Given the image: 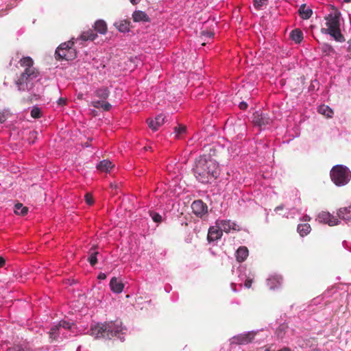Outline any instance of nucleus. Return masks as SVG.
Here are the masks:
<instances>
[{
	"mask_svg": "<svg viewBox=\"0 0 351 351\" xmlns=\"http://www.w3.org/2000/svg\"><path fill=\"white\" fill-rule=\"evenodd\" d=\"M114 167V165L109 160H103L97 166V169L99 172L106 173H110Z\"/></svg>",
	"mask_w": 351,
	"mask_h": 351,
	"instance_id": "nucleus-16",
	"label": "nucleus"
},
{
	"mask_svg": "<svg viewBox=\"0 0 351 351\" xmlns=\"http://www.w3.org/2000/svg\"><path fill=\"white\" fill-rule=\"evenodd\" d=\"M350 207L341 208L339 210L338 216L340 219H342L346 221H349L350 219Z\"/></svg>",
	"mask_w": 351,
	"mask_h": 351,
	"instance_id": "nucleus-23",
	"label": "nucleus"
},
{
	"mask_svg": "<svg viewBox=\"0 0 351 351\" xmlns=\"http://www.w3.org/2000/svg\"><path fill=\"white\" fill-rule=\"evenodd\" d=\"M239 107L241 110H245L247 107V104L245 101L240 102Z\"/></svg>",
	"mask_w": 351,
	"mask_h": 351,
	"instance_id": "nucleus-43",
	"label": "nucleus"
},
{
	"mask_svg": "<svg viewBox=\"0 0 351 351\" xmlns=\"http://www.w3.org/2000/svg\"><path fill=\"white\" fill-rule=\"evenodd\" d=\"M114 25L121 32H126L129 30V23L126 21H120L114 23Z\"/></svg>",
	"mask_w": 351,
	"mask_h": 351,
	"instance_id": "nucleus-26",
	"label": "nucleus"
},
{
	"mask_svg": "<svg viewBox=\"0 0 351 351\" xmlns=\"http://www.w3.org/2000/svg\"><path fill=\"white\" fill-rule=\"evenodd\" d=\"M89 257L88 258V261L90 263L91 266H94L97 263V255L99 254L97 251L95 250V247H92L89 250Z\"/></svg>",
	"mask_w": 351,
	"mask_h": 351,
	"instance_id": "nucleus-22",
	"label": "nucleus"
},
{
	"mask_svg": "<svg viewBox=\"0 0 351 351\" xmlns=\"http://www.w3.org/2000/svg\"><path fill=\"white\" fill-rule=\"evenodd\" d=\"M299 13L302 19H308L311 16L313 12L310 8H306L305 5H302L299 9Z\"/></svg>",
	"mask_w": 351,
	"mask_h": 351,
	"instance_id": "nucleus-25",
	"label": "nucleus"
},
{
	"mask_svg": "<svg viewBox=\"0 0 351 351\" xmlns=\"http://www.w3.org/2000/svg\"><path fill=\"white\" fill-rule=\"evenodd\" d=\"M252 279L250 278H247L245 282H244V286L247 288V289H250L251 287H252Z\"/></svg>",
	"mask_w": 351,
	"mask_h": 351,
	"instance_id": "nucleus-38",
	"label": "nucleus"
},
{
	"mask_svg": "<svg viewBox=\"0 0 351 351\" xmlns=\"http://www.w3.org/2000/svg\"><path fill=\"white\" fill-rule=\"evenodd\" d=\"M5 260L3 257L0 256V267H2L5 265Z\"/></svg>",
	"mask_w": 351,
	"mask_h": 351,
	"instance_id": "nucleus-45",
	"label": "nucleus"
},
{
	"mask_svg": "<svg viewBox=\"0 0 351 351\" xmlns=\"http://www.w3.org/2000/svg\"><path fill=\"white\" fill-rule=\"evenodd\" d=\"M265 351H271L269 348L265 349Z\"/></svg>",
	"mask_w": 351,
	"mask_h": 351,
	"instance_id": "nucleus-57",
	"label": "nucleus"
},
{
	"mask_svg": "<svg viewBox=\"0 0 351 351\" xmlns=\"http://www.w3.org/2000/svg\"><path fill=\"white\" fill-rule=\"evenodd\" d=\"M150 215L154 221H155L156 223L161 222L162 217L160 214L155 213V212H152V213H150Z\"/></svg>",
	"mask_w": 351,
	"mask_h": 351,
	"instance_id": "nucleus-33",
	"label": "nucleus"
},
{
	"mask_svg": "<svg viewBox=\"0 0 351 351\" xmlns=\"http://www.w3.org/2000/svg\"><path fill=\"white\" fill-rule=\"evenodd\" d=\"M193 213L198 217H202L208 213V206L202 200H195L191 204Z\"/></svg>",
	"mask_w": 351,
	"mask_h": 351,
	"instance_id": "nucleus-8",
	"label": "nucleus"
},
{
	"mask_svg": "<svg viewBox=\"0 0 351 351\" xmlns=\"http://www.w3.org/2000/svg\"><path fill=\"white\" fill-rule=\"evenodd\" d=\"M297 230L301 237H304L311 232V228L308 223H300L298 224Z\"/></svg>",
	"mask_w": 351,
	"mask_h": 351,
	"instance_id": "nucleus-21",
	"label": "nucleus"
},
{
	"mask_svg": "<svg viewBox=\"0 0 351 351\" xmlns=\"http://www.w3.org/2000/svg\"><path fill=\"white\" fill-rule=\"evenodd\" d=\"M60 50H61V53H67L69 56H74V57L75 56V53H73V52H68L65 49H60Z\"/></svg>",
	"mask_w": 351,
	"mask_h": 351,
	"instance_id": "nucleus-47",
	"label": "nucleus"
},
{
	"mask_svg": "<svg viewBox=\"0 0 351 351\" xmlns=\"http://www.w3.org/2000/svg\"><path fill=\"white\" fill-rule=\"evenodd\" d=\"M278 351H281V350H278Z\"/></svg>",
	"mask_w": 351,
	"mask_h": 351,
	"instance_id": "nucleus-62",
	"label": "nucleus"
},
{
	"mask_svg": "<svg viewBox=\"0 0 351 351\" xmlns=\"http://www.w3.org/2000/svg\"><path fill=\"white\" fill-rule=\"evenodd\" d=\"M165 117L163 114H158L154 120L147 119V123L149 128L154 130H158V128L161 126L165 122Z\"/></svg>",
	"mask_w": 351,
	"mask_h": 351,
	"instance_id": "nucleus-13",
	"label": "nucleus"
},
{
	"mask_svg": "<svg viewBox=\"0 0 351 351\" xmlns=\"http://www.w3.org/2000/svg\"><path fill=\"white\" fill-rule=\"evenodd\" d=\"M349 173L350 169L348 167L337 165L331 169L330 176H348Z\"/></svg>",
	"mask_w": 351,
	"mask_h": 351,
	"instance_id": "nucleus-14",
	"label": "nucleus"
},
{
	"mask_svg": "<svg viewBox=\"0 0 351 351\" xmlns=\"http://www.w3.org/2000/svg\"><path fill=\"white\" fill-rule=\"evenodd\" d=\"M85 200L88 205H92L94 202L93 196L90 193H86L85 195Z\"/></svg>",
	"mask_w": 351,
	"mask_h": 351,
	"instance_id": "nucleus-37",
	"label": "nucleus"
},
{
	"mask_svg": "<svg viewBox=\"0 0 351 351\" xmlns=\"http://www.w3.org/2000/svg\"><path fill=\"white\" fill-rule=\"evenodd\" d=\"M252 121L256 125H258L260 128L269 125L271 121V119L267 114H264L258 111H256L253 114Z\"/></svg>",
	"mask_w": 351,
	"mask_h": 351,
	"instance_id": "nucleus-9",
	"label": "nucleus"
},
{
	"mask_svg": "<svg viewBox=\"0 0 351 351\" xmlns=\"http://www.w3.org/2000/svg\"><path fill=\"white\" fill-rule=\"evenodd\" d=\"M348 177H331L332 182L339 186H343L346 184L349 180Z\"/></svg>",
	"mask_w": 351,
	"mask_h": 351,
	"instance_id": "nucleus-30",
	"label": "nucleus"
},
{
	"mask_svg": "<svg viewBox=\"0 0 351 351\" xmlns=\"http://www.w3.org/2000/svg\"><path fill=\"white\" fill-rule=\"evenodd\" d=\"M216 225L218 226V228L226 232H229L231 230L239 231L240 228L239 225H237L234 222H232L230 220H217L216 221Z\"/></svg>",
	"mask_w": 351,
	"mask_h": 351,
	"instance_id": "nucleus-10",
	"label": "nucleus"
},
{
	"mask_svg": "<svg viewBox=\"0 0 351 351\" xmlns=\"http://www.w3.org/2000/svg\"><path fill=\"white\" fill-rule=\"evenodd\" d=\"M284 208V206L282 205H280V206H276V208H275V211L276 213H278L279 210H283Z\"/></svg>",
	"mask_w": 351,
	"mask_h": 351,
	"instance_id": "nucleus-48",
	"label": "nucleus"
},
{
	"mask_svg": "<svg viewBox=\"0 0 351 351\" xmlns=\"http://www.w3.org/2000/svg\"><path fill=\"white\" fill-rule=\"evenodd\" d=\"M282 283V278L280 276H275L268 280V285L271 289L280 287Z\"/></svg>",
	"mask_w": 351,
	"mask_h": 351,
	"instance_id": "nucleus-19",
	"label": "nucleus"
},
{
	"mask_svg": "<svg viewBox=\"0 0 351 351\" xmlns=\"http://www.w3.org/2000/svg\"><path fill=\"white\" fill-rule=\"evenodd\" d=\"M151 149V147H145V149Z\"/></svg>",
	"mask_w": 351,
	"mask_h": 351,
	"instance_id": "nucleus-59",
	"label": "nucleus"
},
{
	"mask_svg": "<svg viewBox=\"0 0 351 351\" xmlns=\"http://www.w3.org/2000/svg\"><path fill=\"white\" fill-rule=\"evenodd\" d=\"M193 172L197 176H215L218 174V167L213 160H206V158L199 157L196 160Z\"/></svg>",
	"mask_w": 351,
	"mask_h": 351,
	"instance_id": "nucleus-4",
	"label": "nucleus"
},
{
	"mask_svg": "<svg viewBox=\"0 0 351 351\" xmlns=\"http://www.w3.org/2000/svg\"><path fill=\"white\" fill-rule=\"evenodd\" d=\"M326 29L323 28L322 32L330 34L336 40L341 41L342 35L340 32V16L339 13H330L325 17Z\"/></svg>",
	"mask_w": 351,
	"mask_h": 351,
	"instance_id": "nucleus-3",
	"label": "nucleus"
},
{
	"mask_svg": "<svg viewBox=\"0 0 351 351\" xmlns=\"http://www.w3.org/2000/svg\"><path fill=\"white\" fill-rule=\"evenodd\" d=\"M202 35L206 37L211 38L213 36V33L208 31H203Z\"/></svg>",
	"mask_w": 351,
	"mask_h": 351,
	"instance_id": "nucleus-41",
	"label": "nucleus"
},
{
	"mask_svg": "<svg viewBox=\"0 0 351 351\" xmlns=\"http://www.w3.org/2000/svg\"><path fill=\"white\" fill-rule=\"evenodd\" d=\"M65 104V101H64V99H60L58 100V104H60V105H63V104Z\"/></svg>",
	"mask_w": 351,
	"mask_h": 351,
	"instance_id": "nucleus-51",
	"label": "nucleus"
},
{
	"mask_svg": "<svg viewBox=\"0 0 351 351\" xmlns=\"http://www.w3.org/2000/svg\"><path fill=\"white\" fill-rule=\"evenodd\" d=\"M278 351H281V350H278Z\"/></svg>",
	"mask_w": 351,
	"mask_h": 351,
	"instance_id": "nucleus-61",
	"label": "nucleus"
},
{
	"mask_svg": "<svg viewBox=\"0 0 351 351\" xmlns=\"http://www.w3.org/2000/svg\"><path fill=\"white\" fill-rule=\"evenodd\" d=\"M110 187L112 189H118V184H116V183H111L110 184Z\"/></svg>",
	"mask_w": 351,
	"mask_h": 351,
	"instance_id": "nucleus-49",
	"label": "nucleus"
},
{
	"mask_svg": "<svg viewBox=\"0 0 351 351\" xmlns=\"http://www.w3.org/2000/svg\"><path fill=\"white\" fill-rule=\"evenodd\" d=\"M231 286H232V290H233L234 291H236V285H235V284H234V283H232Z\"/></svg>",
	"mask_w": 351,
	"mask_h": 351,
	"instance_id": "nucleus-55",
	"label": "nucleus"
},
{
	"mask_svg": "<svg viewBox=\"0 0 351 351\" xmlns=\"http://www.w3.org/2000/svg\"><path fill=\"white\" fill-rule=\"evenodd\" d=\"M249 254L248 249L245 246H241L236 252V258L239 263L246 260Z\"/></svg>",
	"mask_w": 351,
	"mask_h": 351,
	"instance_id": "nucleus-17",
	"label": "nucleus"
},
{
	"mask_svg": "<svg viewBox=\"0 0 351 351\" xmlns=\"http://www.w3.org/2000/svg\"><path fill=\"white\" fill-rule=\"evenodd\" d=\"M303 219H304V221H310L311 218H310V217H309V216L306 215V216H304V217H303Z\"/></svg>",
	"mask_w": 351,
	"mask_h": 351,
	"instance_id": "nucleus-53",
	"label": "nucleus"
},
{
	"mask_svg": "<svg viewBox=\"0 0 351 351\" xmlns=\"http://www.w3.org/2000/svg\"><path fill=\"white\" fill-rule=\"evenodd\" d=\"M318 112L325 115L327 117H332L333 114V111L330 108H329L328 106L322 105L318 107Z\"/></svg>",
	"mask_w": 351,
	"mask_h": 351,
	"instance_id": "nucleus-28",
	"label": "nucleus"
},
{
	"mask_svg": "<svg viewBox=\"0 0 351 351\" xmlns=\"http://www.w3.org/2000/svg\"><path fill=\"white\" fill-rule=\"evenodd\" d=\"M95 95L101 99V100L92 101L90 105L95 108H102L105 111L110 110L112 106L110 103L105 100L108 97L110 91L106 87H101L97 89L95 93Z\"/></svg>",
	"mask_w": 351,
	"mask_h": 351,
	"instance_id": "nucleus-5",
	"label": "nucleus"
},
{
	"mask_svg": "<svg viewBox=\"0 0 351 351\" xmlns=\"http://www.w3.org/2000/svg\"><path fill=\"white\" fill-rule=\"evenodd\" d=\"M151 149V147H145V149Z\"/></svg>",
	"mask_w": 351,
	"mask_h": 351,
	"instance_id": "nucleus-60",
	"label": "nucleus"
},
{
	"mask_svg": "<svg viewBox=\"0 0 351 351\" xmlns=\"http://www.w3.org/2000/svg\"><path fill=\"white\" fill-rule=\"evenodd\" d=\"M73 45V42L71 40H69L67 43H62L56 50L55 56L56 59L69 60L74 58V56H69L67 53H61L60 50L65 49L68 52H73V50L72 49Z\"/></svg>",
	"mask_w": 351,
	"mask_h": 351,
	"instance_id": "nucleus-6",
	"label": "nucleus"
},
{
	"mask_svg": "<svg viewBox=\"0 0 351 351\" xmlns=\"http://www.w3.org/2000/svg\"><path fill=\"white\" fill-rule=\"evenodd\" d=\"M4 180H5V177H3V176L0 177V185L1 184L4 185L5 188H7V187L10 186L11 185V184H10V183L8 184L7 182H5Z\"/></svg>",
	"mask_w": 351,
	"mask_h": 351,
	"instance_id": "nucleus-39",
	"label": "nucleus"
},
{
	"mask_svg": "<svg viewBox=\"0 0 351 351\" xmlns=\"http://www.w3.org/2000/svg\"><path fill=\"white\" fill-rule=\"evenodd\" d=\"M59 326L56 325L53 326L49 331V337L52 340H56L58 335Z\"/></svg>",
	"mask_w": 351,
	"mask_h": 351,
	"instance_id": "nucleus-32",
	"label": "nucleus"
},
{
	"mask_svg": "<svg viewBox=\"0 0 351 351\" xmlns=\"http://www.w3.org/2000/svg\"><path fill=\"white\" fill-rule=\"evenodd\" d=\"M95 29L101 34H105L107 32V25L103 20H97L95 23Z\"/></svg>",
	"mask_w": 351,
	"mask_h": 351,
	"instance_id": "nucleus-20",
	"label": "nucleus"
},
{
	"mask_svg": "<svg viewBox=\"0 0 351 351\" xmlns=\"http://www.w3.org/2000/svg\"><path fill=\"white\" fill-rule=\"evenodd\" d=\"M98 278L99 280H104L106 278V275L104 274V273H100L99 275H98Z\"/></svg>",
	"mask_w": 351,
	"mask_h": 351,
	"instance_id": "nucleus-46",
	"label": "nucleus"
},
{
	"mask_svg": "<svg viewBox=\"0 0 351 351\" xmlns=\"http://www.w3.org/2000/svg\"><path fill=\"white\" fill-rule=\"evenodd\" d=\"M323 50L325 51V52H330L331 50H332V48L330 46L328 45H326L323 47Z\"/></svg>",
	"mask_w": 351,
	"mask_h": 351,
	"instance_id": "nucleus-44",
	"label": "nucleus"
},
{
	"mask_svg": "<svg viewBox=\"0 0 351 351\" xmlns=\"http://www.w3.org/2000/svg\"><path fill=\"white\" fill-rule=\"evenodd\" d=\"M317 220L320 223H327L330 226L337 224V219L328 212L322 211L317 216Z\"/></svg>",
	"mask_w": 351,
	"mask_h": 351,
	"instance_id": "nucleus-11",
	"label": "nucleus"
},
{
	"mask_svg": "<svg viewBox=\"0 0 351 351\" xmlns=\"http://www.w3.org/2000/svg\"><path fill=\"white\" fill-rule=\"evenodd\" d=\"M256 335V332H248L245 334H239L232 338V343L237 345H245L252 341Z\"/></svg>",
	"mask_w": 351,
	"mask_h": 351,
	"instance_id": "nucleus-7",
	"label": "nucleus"
},
{
	"mask_svg": "<svg viewBox=\"0 0 351 351\" xmlns=\"http://www.w3.org/2000/svg\"><path fill=\"white\" fill-rule=\"evenodd\" d=\"M151 149V147H145V149Z\"/></svg>",
	"mask_w": 351,
	"mask_h": 351,
	"instance_id": "nucleus-58",
	"label": "nucleus"
},
{
	"mask_svg": "<svg viewBox=\"0 0 351 351\" xmlns=\"http://www.w3.org/2000/svg\"><path fill=\"white\" fill-rule=\"evenodd\" d=\"M19 64L25 69L16 80L15 84L19 91H27L28 93L27 96L21 99V102L31 103L33 101L38 100L40 96V94L35 89V86L39 81L40 73L33 66L34 60L29 56L21 58Z\"/></svg>",
	"mask_w": 351,
	"mask_h": 351,
	"instance_id": "nucleus-1",
	"label": "nucleus"
},
{
	"mask_svg": "<svg viewBox=\"0 0 351 351\" xmlns=\"http://www.w3.org/2000/svg\"><path fill=\"white\" fill-rule=\"evenodd\" d=\"M28 212V208L23 206L21 203H17L14 206V213L22 216L25 215Z\"/></svg>",
	"mask_w": 351,
	"mask_h": 351,
	"instance_id": "nucleus-29",
	"label": "nucleus"
},
{
	"mask_svg": "<svg viewBox=\"0 0 351 351\" xmlns=\"http://www.w3.org/2000/svg\"><path fill=\"white\" fill-rule=\"evenodd\" d=\"M207 178V177H203V176H201V177H200V179H199V181H201L202 182H208V180L205 181V180H204V179H203V178Z\"/></svg>",
	"mask_w": 351,
	"mask_h": 351,
	"instance_id": "nucleus-54",
	"label": "nucleus"
},
{
	"mask_svg": "<svg viewBox=\"0 0 351 351\" xmlns=\"http://www.w3.org/2000/svg\"><path fill=\"white\" fill-rule=\"evenodd\" d=\"M290 37L296 43H300L303 39V33L300 29H295L291 32Z\"/></svg>",
	"mask_w": 351,
	"mask_h": 351,
	"instance_id": "nucleus-24",
	"label": "nucleus"
},
{
	"mask_svg": "<svg viewBox=\"0 0 351 351\" xmlns=\"http://www.w3.org/2000/svg\"><path fill=\"white\" fill-rule=\"evenodd\" d=\"M60 327H62L66 329H70L71 328V324L65 320H62L59 322V324L58 325Z\"/></svg>",
	"mask_w": 351,
	"mask_h": 351,
	"instance_id": "nucleus-36",
	"label": "nucleus"
},
{
	"mask_svg": "<svg viewBox=\"0 0 351 351\" xmlns=\"http://www.w3.org/2000/svg\"><path fill=\"white\" fill-rule=\"evenodd\" d=\"M222 230L220 229V228H218V226L216 225V226H212L208 230V241L209 242L217 241L222 237Z\"/></svg>",
	"mask_w": 351,
	"mask_h": 351,
	"instance_id": "nucleus-12",
	"label": "nucleus"
},
{
	"mask_svg": "<svg viewBox=\"0 0 351 351\" xmlns=\"http://www.w3.org/2000/svg\"><path fill=\"white\" fill-rule=\"evenodd\" d=\"M280 350H281V351H291V349L288 347H284Z\"/></svg>",
	"mask_w": 351,
	"mask_h": 351,
	"instance_id": "nucleus-52",
	"label": "nucleus"
},
{
	"mask_svg": "<svg viewBox=\"0 0 351 351\" xmlns=\"http://www.w3.org/2000/svg\"><path fill=\"white\" fill-rule=\"evenodd\" d=\"M40 110L38 108H34L31 111V115L34 118L40 117Z\"/></svg>",
	"mask_w": 351,
	"mask_h": 351,
	"instance_id": "nucleus-35",
	"label": "nucleus"
},
{
	"mask_svg": "<svg viewBox=\"0 0 351 351\" xmlns=\"http://www.w3.org/2000/svg\"><path fill=\"white\" fill-rule=\"evenodd\" d=\"M121 322L119 321L105 322L92 326L90 335L95 339H108L117 336L122 331Z\"/></svg>",
	"mask_w": 351,
	"mask_h": 351,
	"instance_id": "nucleus-2",
	"label": "nucleus"
},
{
	"mask_svg": "<svg viewBox=\"0 0 351 351\" xmlns=\"http://www.w3.org/2000/svg\"><path fill=\"white\" fill-rule=\"evenodd\" d=\"M346 3H350L351 2V0H343Z\"/></svg>",
	"mask_w": 351,
	"mask_h": 351,
	"instance_id": "nucleus-56",
	"label": "nucleus"
},
{
	"mask_svg": "<svg viewBox=\"0 0 351 351\" xmlns=\"http://www.w3.org/2000/svg\"><path fill=\"white\" fill-rule=\"evenodd\" d=\"M267 2V0H254V5L256 9H260Z\"/></svg>",
	"mask_w": 351,
	"mask_h": 351,
	"instance_id": "nucleus-34",
	"label": "nucleus"
},
{
	"mask_svg": "<svg viewBox=\"0 0 351 351\" xmlns=\"http://www.w3.org/2000/svg\"><path fill=\"white\" fill-rule=\"evenodd\" d=\"M132 18L134 21L135 22H147L149 21V18L147 16V14L145 12L141 10L135 11L132 14Z\"/></svg>",
	"mask_w": 351,
	"mask_h": 351,
	"instance_id": "nucleus-18",
	"label": "nucleus"
},
{
	"mask_svg": "<svg viewBox=\"0 0 351 351\" xmlns=\"http://www.w3.org/2000/svg\"><path fill=\"white\" fill-rule=\"evenodd\" d=\"M6 119H7V117H6L5 112H0V123H4L5 121L6 120Z\"/></svg>",
	"mask_w": 351,
	"mask_h": 351,
	"instance_id": "nucleus-40",
	"label": "nucleus"
},
{
	"mask_svg": "<svg viewBox=\"0 0 351 351\" xmlns=\"http://www.w3.org/2000/svg\"><path fill=\"white\" fill-rule=\"evenodd\" d=\"M130 1L133 4V5H136L137 3H138L141 0H130Z\"/></svg>",
	"mask_w": 351,
	"mask_h": 351,
	"instance_id": "nucleus-50",
	"label": "nucleus"
},
{
	"mask_svg": "<svg viewBox=\"0 0 351 351\" xmlns=\"http://www.w3.org/2000/svg\"><path fill=\"white\" fill-rule=\"evenodd\" d=\"M12 351H25L24 348L21 346H14L12 348Z\"/></svg>",
	"mask_w": 351,
	"mask_h": 351,
	"instance_id": "nucleus-42",
	"label": "nucleus"
},
{
	"mask_svg": "<svg viewBox=\"0 0 351 351\" xmlns=\"http://www.w3.org/2000/svg\"><path fill=\"white\" fill-rule=\"evenodd\" d=\"M97 37V34H95L94 31L91 29L83 32L80 36V38L82 40H94Z\"/></svg>",
	"mask_w": 351,
	"mask_h": 351,
	"instance_id": "nucleus-27",
	"label": "nucleus"
},
{
	"mask_svg": "<svg viewBox=\"0 0 351 351\" xmlns=\"http://www.w3.org/2000/svg\"><path fill=\"white\" fill-rule=\"evenodd\" d=\"M110 287L114 293H120L123 290L124 284L118 278L113 277L110 280Z\"/></svg>",
	"mask_w": 351,
	"mask_h": 351,
	"instance_id": "nucleus-15",
	"label": "nucleus"
},
{
	"mask_svg": "<svg viewBox=\"0 0 351 351\" xmlns=\"http://www.w3.org/2000/svg\"><path fill=\"white\" fill-rule=\"evenodd\" d=\"M186 128L185 126L180 125L174 128V134L176 138H182V135L186 133Z\"/></svg>",
	"mask_w": 351,
	"mask_h": 351,
	"instance_id": "nucleus-31",
	"label": "nucleus"
}]
</instances>
